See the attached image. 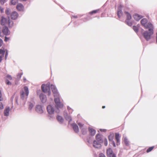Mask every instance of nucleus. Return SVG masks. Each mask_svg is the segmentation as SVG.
I'll return each instance as SVG.
<instances>
[{
    "mask_svg": "<svg viewBox=\"0 0 157 157\" xmlns=\"http://www.w3.org/2000/svg\"><path fill=\"white\" fill-rule=\"evenodd\" d=\"M1 18V25H7L10 27H11L13 25V22L10 20L9 17L6 18L2 16Z\"/></svg>",
    "mask_w": 157,
    "mask_h": 157,
    "instance_id": "f257e3e1",
    "label": "nucleus"
},
{
    "mask_svg": "<svg viewBox=\"0 0 157 157\" xmlns=\"http://www.w3.org/2000/svg\"><path fill=\"white\" fill-rule=\"evenodd\" d=\"M20 94L21 98L22 99H24L25 98H27L29 94L28 87L26 86H25L23 89L21 91Z\"/></svg>",
    "mask_w": 157,
    "mask_h": 157,
    "instance_id": "f03ea898",
    "label": "nucleus"
},
{
    "mask_svg": "<svg viewBox=\"0 0 157 157\" xmlns=\"http://www.w3.org/2000/svg\"><path fill=\"white\" fill-rule=\"evenodd\" d=\"M54 101L55 103V107L57 109L62 108L63 107V103L60 102V98L59 97L54 99Z\"/></svg>",
    "mask_w": 157,
    "mask_h": 157,
    "instance_id": "7ed1b4c3",
    "label": "nucleus"
},
{
    "mask_svg": "<svg viewBox=\"0 0 157 157\" xmlns=\"http://www.w3.org/2000/svg\"><path fill=\"white\" fill-rule=\"evenodd\" d=\"M41 89L44 92L47 93L48 95H50V89L49 85H48L47 84V85L42 84L41 86Z\"/></svg>",
    "mask_w": 157,
    "mask_h": 157,
    "instance_id": "20e7f679",
    "label": "nucleus"
},
{
    "mask_svg": "<svg viewBox=\"0 0 157 157\" xmlns=\"http://www.w3.org/2000/svg\"><path fill=\"white\" fill-rule=\"evenodd\" d=\"M153 32L149 31L148 32L146 31L143 33V35L145 39L148 41L151 39V36L153 34Z\"/></svg>",
    "mask_w": 157,
    "mask_h": 157,
    "instance_id": "39448f33",
    "label": "nucleus"
},
{
    "mask_svg": "<svg viewBox=\"0 0 157 157\" xmlns=\"http://www.w3.org/2000/svg\"><path fill=\"white\" fill-rule=\"evenodd\" d=\"M146 29H148L149 31L153 32V27L152 24L148 23L144 27Z\"/></svg>",
    "mask_w": 157,
    "mask_h": 157,
    "instance_id": "423d86ee",
    "label": "nucleus"
},
{
    "mask_svg": "<svg viewBox=\"0 0 157 157\" xmlns=\"http://www.w3.org/2000/svg\"><path fill=\"white\" fill-rule=\"evenodd\" d=\"M102 143V142H100V141L94 140L93 143V146L95 148H100L101 147V143Z\"/></svg>",
    "mask_w": 157,
    "mask_h": 157,
    "instance_id": "0eeeda50",
    "label": "nucleus"
},
{
    "mask_svg": "<svg viewBox=\"0 0 157 157\" xmlns=\"http://www.w3.org/2000/svg\"><path fill=\"white\" fill-rule=\"evenodd\" d=\"M2 32L5 35H8L10 34V32L7 27H4L2 29Z\"/></svg>",
    "mask_w": 157,
    "mask_h": 157,
    "instance_id": "6e6552de",
    "label": "nucleus"
},
{
    "mask_svg": "<svg viewBox=\"0 0 157 157\" xmlns=\"http://www.w3.org/2000/svg\"><path fill=\"white\" fill-rule=\"evenodd\" d=\"M106 154L107 156L109 157H112L113 155H115L113 153V150L111 148H109L106 151Z\"/></svg>",
    "mask_w": 157,
    "mask_h": 157,
    "instance_id": "1a4fd4ad",
    "label": "nucleus"
},
{
    "mask_svg": "<svg viewBox=\"0 0 157 157\" xmlns=\"http://www.w3.org/2000/svg\"><path fill=\"white\" fill-rule=\"evenodd\" d=\"M18 14L16 11L13 12L10 15L11 18L13 20H15L17 18Z\"/></svg>",
    "mask_w": 157,
    "mask_h": 157,
    "instance_id": "9d476101",
    "label": "nucleus"
},
{
    "mask_svg": "<svg viewBox=\"0 0 157 157\" xmlns=\"http://www.w3.org/2000/svg\"><path fill=\"white\" fill-rule=\"evenodd\" d=\"M47 110L48 113L52 114L54 113V110L52 106L49 105L47 106Z\"/></svg>",
    "mask_w": 157,
    "mask_h": 157,
    "instance_id": "9b49d317",
    "label": "nucleus"
},
{
    "mask_svg": "<svg viewBox=\"0 0 157 157\" xmlns=\"http://www.w3.org/2000/svg\"><path fill=\"white\" fill-rule=\"evenodd\" d=\"M51 88L52 89V90L53 94H54V96H57L58 97L59 94L58 93L57 90L56 88V87L53 85H51Z\"/></svg>",
    "mask_w": 157,
    "mask_h": 157,
    "instance_id": "f8f14e48",
    "label": "nucleus"
},
{
    "mask_svg": "<svg viewBox=\"0 0 157 157\" xmlns=\"http://www.w3.org/2000/svg\"><path fill=\"white\" fill-rule=\"evenodd\" d=\"M36 111L40 113H41L43 112L42 107L39 105H36Z\"/></svg>",
    "mask_w": 157,
    "mask_h": 157,
    "instance_id": "ddd939ff",
    "label": "nucleus"
},
{
    "mask_svg": "<svg viewBox=\"0 0 157 157\" xmlns=\"http://www.w3.org/2000/svg\"><path fill=\"white\" fill-rule=\"evenodd\" d=\"M16 9L19 11H23L24 9V7L22 4L19 3L16 6Z\"/></svg>",
    "mask_w": 157,
    "mask_h": 157,
    "instance_id": "4468645a",
    "label": "nucleus"
},
{
    "mask_svg": "<svg viewBox=\"0 0 157 157\" xmlns=\"http://www.w3.org/2000/svg\"><path fill=\"white\" fill-rule=\"evenodd\" d=\"M40 98L41 101L43 103L45 102L47 100V98L46 96L43 94H41L40 95Z\"/></svg>",
    "mask_w": 157,
    "mask_h": 157,
    "instance_id": "2eb2a0df",
    "label": "nucleus"
},
{
    "mask_svg": "<svg viewBox=\"0 0 157 157\" xmlns=\"http://www.w3.org/2000/svg\"><path fill=\"white\" fill-rule=\"evenodd\" d=\"M133 17L134 19L137 21H139L140 19L143 17V16H142L140 15L137 13L134 14Z\"/></svg>",
    "mask_w": 157,
    "mask_h": 157,
    "instance_id": "dca6fc26",
    "label": "nucleus"
},
{
    "mask_svg": "<svg viewBox=\"0 0 157 157\" xmlns=\"http://www.w3.org/2000/svg\"><path fill=\"white\" fill-rule=\"evenodd\" d=\"M72 125L74 130L75 132L77 133L79 132V130L77 124H72Z\"/></svg>",
    "mask_w": 157,
    "mask_h": 157,
    "instance_id": "f3484780",
    "label": "nucleus"
},
{
    "mask_svg": "<svg viewBox=\"0 0 157 157\" xmlns=\"http://www.w3.org/2000/svg\"><path fill=\"white\" fill-rule=\"evenodd\" d=\"M120 138L119 134L118 133H116L115 134V139L116 140L117 145H118V144L120 142Z\"/></svg>",
    "mask_w": 157,
    "mask_h": 157,
    "instance_id": "a211bd4d",
    "label": "nucleus"
},
{
    "mask_svg": "<svg viewBox=\"0 0 157 157\" xmlns=\"http://www.w3.org/2000/svg\"><path fill=\"white\" fill-rule=\"evenodd\" d=\"M147 22V20L146 18H143L141 21V25L144 27Z\"/></svg>",
    "mask_w": 157,
    "mask_h": 157,
    "instance_id": "6ab92c4d",
    "label": "nucleus"
},
{
    "mask_svg": "<svg viewBox=\"0 0 157 157\" xmlns=\"http://www.w3.org/2000/svg\"><path fill=\"white\" fill-rule=\"evenodd\" d=\"M89 130L91 135L94 136L95 134L96 131L94 129L92 128H89Z\"/></svg>",
    "mask_w": 157,
    "mask_h": 157,
    "instance_id": "aec40b11",
    "label": "nucleus"
},
{
    "mask_svg": "<svg viewBox=\"0 0 157 157\" xmlns=\"http://www.w3.org/2000/svg\"><path fill=\"white\" fill-rule=\"evenodd\" d=\"M96 140L100 141V142H102L101 135L99 134H98L96 136Z\"/></svg>",
    "mask_w": 157,
    "mask_h": 157,
    "instance_id": "412c9836",
    "label": "nucleus"
},
{
    "mask_svg": "<svg viewBox=\"0 0 157 157\" xmlns=\"http://www.w3.org/2000/svg\"><path fill=\"white\" fill-rule=\"evenodd\" d=\"M10 111V108L9 107H6L5 109L4 110V115L6 116H8L9 114V112Z\"/></svg>",
    "mask_w": 157,
    "mask_h": 157,
    "instance_id": "4be33fe9",
    "label": "nucleus"
},
{
    "mask_svg": "<svg viewBox=\"0 0 157 157\" xmlns=\"http://www.w3.org/2000/svg\"><path fill=\"white\" fill-rule=\"evenodd\" d=\"M124 13L127 16V19L126 20H130L131 19L132 17L129 13L125 11L124 12Z\"/></svg>",
    "mask_w": 157,
    "mask_h": 157,
    "instance_id": "5701e85b",
    "label": "nucleus"
},
{
    "mask_svg": "<svg viewBox=\"0 0 157 157\" xmlns=\"http://www.w3.org/2000/svg\"><path fill=\"white\" fill-rule=\"evenodd\" d=\"M57 119L58 121L60 123H62L63 121V118L59 116H58L57 117Z\"/></svg>",
    "mask_w": 157,
    "mask_h": 157,
    "instance_id": "b1692460",
    "label": "nucleus"
},
{
    "mask_svg": "<svg viewBox=\"0 0 157 157\" xmlns=\"http://www.w3.org/2000/svg\"><path fill=\"white\" fill-rule=\"evenodd\" d=\"M99 11V9L94 10L91 12H89V14L90 15H92L93 14H96V13H98Z\"/></svg>",
    "mask_w": 157,
    "mask_h": 157,
    "instance_id": "393cba45",
    "label": "nucleus"
},
{
    "mask_svg": "<svg viewBox=\"0 0 157 157\" xmlns=\"http://www.w3.org/2000/svg\"><path fill=\"white\" fill-rule=\"evenodd\" d=\"M18 2V0H11L10 5H15Z\"/></svg>",
    "mask_w": 157,
    "mask_h": 157,
    "instance_id": "a878e982",
    "label": "nucleus"
},
{
    "mask_svg": "<svg viewBox=\"0 0 157 157\" xmlns=\"http://www.w3.org/2000/svg\"><path fill=\"white\" fill-rule=\"evenodd\" d=\"M155 148L154 146H153L149 147L147 150L146 152L147 153H149L152 151L153 149Z\"/></svg>",
    "mask_w": 157,
    "mask_h": 157,
    "instance_id": "bb28decb",
    "label": "nucleus"
},
{
    "mask_svg": "<svg viewBox=\"0 0 157 157\" xmlns=\"http://www.w3.org/2000/svg\"><path fill=\"white\" fill-rule=\"evenodd\" d=\"M123 13L121 10H119L117 12V15L119 18H120L122 15Z\"/></svg>",
    "mask_w": 157,
    "mask_h": 157,
    "instance_id": "cd10ccee",
    "label": "nucleus"
},
{
    "mask_svg": "<svg viewBox=\"0 0 157 157\" xmlns=\"http://www.w3.org/2000/svg\"><path fill=\"white\" fill-rule=\"evenodd\" d=\"M124 144L126 145L127 146H128L129 145V141H128V140L126 138H125L124 139Z\"/></svg>",
    "mask_w": 157,
    "mask_h": 157,
    "instance_id": "c85d7f7f",
    "label": "nucleus"
},
{
    "mask_svg": "<svg viewBox=\"0 0 157 157\" xmlns=\"http://www.w3.org/2000/svg\"><path fill=\"white\" fill-rule=\"evenodd\" d=\"M5 53V51L4 50H2V49H0V54L2 55L1 56H3V57Z\"/></svg>",
    "mask_w": 157,
    "mask_h": 157,
    "instance_id": "c756f323",
    "label": "nucleus"
},
{
    "mask_svg": "<svg viewBox=\"0 0 157 157\" xmlns=\"http://www.w3.org/2000/svg\"><path fill=\"white\" fill-rule=\"evenodd\" d=\"M81 131L83 134H85L87 132L86 129L85 128H82Z\"/></svg>",
    "mask_w": 157,
    "mask_h": 157,
    "instance_id": "7c9ffc66",
    "label": "nucleus"
},
{
    "mask_svg": "<svg viewBox=\"0 0 157 157\" xmlns=\"http://www.w3.org/2000/svg\"><path fill=\"white\" fill-rule=\"evenodd\" d=\"M5 13L7 15H9L10 13V9L9 8H7L5 11Z\"/></svg>",
    "mask_w": 157,
    "mask_h": 157,
    "instance_id": "2f4dec72",
    "label": "nucleus"
},
{
    "mask_svg": "<svg viewBox=\"0 0 157 157\" xmlns=\"http://www.w3.org/2000/svg\"><path fill=\"white\" fill-rule=\"evenodd\" d=\"M133 29L136 32H138V27L134 26H133Z\"/></svg>",
    "mask_w": 157,
    "mask_h": 157,
    "instance_id": "473e14b6",
    "label": "nucleus"
},
{
    "mask_svg": "<svg viewBox=\"0 0 157 157\" xmlns=\"http://www.w3.org/2000/svg\"><path fill=\"white\" fill-rule=\"evenodd\" d=\"M65 118L67 120L69 121L72 120L71 117L68 115L66 116Z\"/></svg>",
    "mask_w": 157,
    "mask_h": 157,
    "instance_id": "72a5a7b5",
    "label": "nucleus"
},
{
    "mask_svg": "<svg viewBox=\"0 0 157 157\" xmlns=\"http://www.w3.org/2000/svg\"><path fill=\"white\" fill-rule=\"evenodd\" d=\"M6 77L7 78L6 79H8V80H12V76L11 75H7V76H6Z\"/></svg>",
    "mask_w": 157,
    "mask_h": 157,
    "instance_id": "f704fd0d",
    "label": "nucleus"
},
{
    "mask_svg": "<svg viewBox=\"0 0 157 157\" xmlns=\"http://www.w3.org/2000/svg\"><path fill=\"white\" fill-rule=\"evenodd\" d=\"M6 1V0H0V3L3 5Z\"/></svg>",
    "mask_w": 157,
    "mask_h": 157,
    "instance_id": "c9c22d12",
    "label": "nucleus"
},
{
    "mask_svg": "<svg viewBox=\"0 0 157 157\" xmlns=\"http://www.w3.org/2000/svg\"><path fill=\"white\" fill-rule=\"evenodd\" d=\"M34 105L33 104L30 103L29 105V109L31 110L33 107Z\"/></svg>",
    "mask_w": 157,
    "mask_h": 157,
    "instance_id": "e433bc0d",
    "label": "nucleus"
},
{
    "mask_svg": "<svg viewBox=\"0 0 157 157\" xmlns=\"http://www.w3.org/2000/svg\"><path fill=\"white\" fill-rule=\"evenodd\" d=\"M6 84L8 85H11V83L7 79L6 80Z\"/></svg>",
    "mask_w": 157,
    "mask_h": 157,
    "instance_id": "4c0bfd02",
    "label": "nucleus"
},
{
    "mask_svg": "<svg viewBox=\"0 0 157 157\" xmlns=\"http://www.w3.org/2000/svg\"><path fill=\"white\" fill-rule=\"evenodd\" d=\"M78 124L80 128L81 129H82V128H83V124H81L80 123H78Z\"/></svg>",
    "mask_w": 157,
    "mask_h": 157,
    "instance_id": "58836bf2",
    "label": "nucleus"
},
{
    "mask_svg": "<svg viewBox=\"0 0 157 157\" xmlns=\"http://www.w3.org/2000/svg\"><path fill=\"white\" fill-rule=\"evenodd\" d=\"M128 25L129 26H131L132 25V24L131 22H129L128 20H126V21Z\"/></svg>",
    "mask_w": 157,
    "mask_h": 157,
    "instance_id": "ea45409f",
    "label": "nucleus"
},
{
    "mask_svg": "<svg viewBox=\"0 0 157 157\" xmlns=\"http://www.w3.org/2000/svg\"><path fill=\"white\" fill-rule=\"evenodd\" d=\"M3 100V98L2 97L1 91V90H0V101H2Z\"/></svg>",
    "mask_w": 157,
    "mask_h": 157,
    "instance_id": "a19ab883",
    "label": "nucleus"
},
{
    "mask_svg": "<svg viewBox=\"0 0 157 157\" xmlns=\"http://www.w3.org/2000/svg\"><path fill=\"white\" fill-rule=\"evenodd\" d=\"M113 136L112 135H110L108 137V139L109 140H112L113 139Z\"/></svg>",
    "mask_w": 157,
    "mask_h": 157,
    "instance_id": "79ce46f5",
    "label": "nucleus"
},
{
    "mask_svg": "<svg viewBox=\"0 0 157 157\" xmlns=\"http://www.w3.org/2000/svg\"><path fill=\"white\" fill-rule=\"evenodd\" d=\"M0 10L1 12V13H3L4 10V8L1 6H0Z\"/></svg>",
    "mask_w": 157,
    "mask_h": 157,
    "instance_id": "37998d69",
    "label": "nucleus"
},
{
    "mask_svg": "<svg viewBox=\"0 0 157 157\" xmlns=\"http://www.w3.org/2000/svg\"><path fill=\"white\" fill-rule=\"evenodd\" d=\"M104 144L105 146H107L108 144L107 140L106 139H105L104 140Z\"/></svg>",
    "mask_w": 157,
    "mask_h": 157,
    "instance_id": "c03bdc74",
    "label": "nucleus"
},
{
    "mask_svg": "<svg viewBox=\"0 0 157 157\" xmlns=\"http://www.w3.org/2000/svg\"><path fill=\"white\" fill-rule=\"evenodd\" d=\"M67 109L70 113H71L72 112V110L70 107L68 106Z\"/></svg>",
    "mask_w": 157,
    "mask_h": 157,
    "instance_id": "a18cd8bd",
    "label": "nucleus"
},
{
    "mask_svg": "<svg viewBox=\"0 0 157 157\" xmlns=\"http://www.w3.org/2000/svg\"><path fill=\"white\" fill-rule=\"evenodd\" d=\"M3 44V40L1 39H0V47H1V46Z\"/></svg>",
    "mask_w": 157,
    "mask_h": 157,
    "instance_id": "49530a36",
    "label": "nucleus"
},
{
    "mask_svg": "<svg viewBox=\"0 0 157 157\" xmlns=\"http://www.w3.org/2000/svg\"><path fill=\"white\" fill-rule=\"evenodd\" d=\"M99 157H105V156L102 153L99 154Z\"/></svg>",
    "mask_w": 157,
    "mask_h": 157,
    "instance_id": "de8ad7c7",
    "label": "nucleus"
},
{
    "mask_svg": "<svg viewBox=\"0 0 157 157\" xmlns=\"http://www.w3.org/2000/svg\"><path fill=\"white\" fill-rule=\"evenodd\" d=\"M9 40V38L7 37H5V38L4 40L6 42Z\"/></svg>",
    "mask_w": 157,
    "mask_h": 157,
    "instance_id": "09e8293b",
    "label": "nucleus"
},
{
    "mask_svg": "<svg viewBox=\"0 0 157 157\" xmlns=\"http://www.w3.org/2000/svg\"><path fill=\"white\" fill-rule=\"evenodd\" d=\"M112 144H113V147H116L115 144V142H114V141H113L112 142Z\"/></svg>",
    "mask_w": 157,
    "mask_h": 157,
    "instance_id": "8fccbe9b",
    "label": "nucleus"
},
{
    "mask_svg": "<svg viewBox=\"0 0 157 157\" xmlns=\"http://www.w3.org/2000/svg\"><path fill=\"white\" fill-rule=\"evenodd\" d=\"M8 52H6V55H5V59H6L7 58V57L8 56Z\"/></svg>",
    "mask_w": 157,
    "mask_h": 157,
    "instance_id": "3c124183",
    "label": "nucleus"
},
{
    "mask_svg": "<svg viewBox=\"0 0 157 157\" xmlns=\"http://www.w3.org/2000/svg\"><path fill=\"white\" fill-rule=\"evenodd\" d=\"M3 57V56H0V62H1V61H2V57Z\"/></svg>",
    "mask_w": 157,
    "mask_h": 157,
    "instance_id": "603ef678",
    "label": "nucleus"
},
{
    "mask_svg": "<svg viewBox=\"0 0 157 157\" xmlns=\"http://www.w3.org/2000/svg\"><path fill=\"white\" fill-rule=\"evenodd\" d=\"M72 17L74 18H77L78 17V16L77 15L72 16Z\"/></svg>",
    "mask_w": 157,
    "mask_h": 157,
    "instance_id": "864d4df0",
    "label": "nucleus"
},
{
    "mask_svg": "<svg viewBox=\"0 0 157 157\" xmlns=\"http://www.w3.org/2000/svg\"><path fill=\"white\" fill-rule=\"evenodd\" d=\"M23 80L24 82H25V81H26V78H24L23 79Z\"/></svg>",
    "mask_w": 157,
    "mask_h": 157,
    "instance_id": "5fc2aeb1",
    "label": "nucleus"
},
{
    "mask_svg": "<svg viewBox=\"0 0 157 157\" xmlns=\"http://www.w3.org/2000/svg\"><path fill=\"white\" fill-rule=\"evenodd\" d=\"M26 0H20V1H25Z\"/></svg>",
    "mask_w": 157,
    "mask_h": 157,
    "instance_id": "6e6d98bb",
    "label": "nucleus"
},
{
    "mask_svg": "<svg viewBox=\"0 0 157 157\" xmlns=\"http://www.w3.org/2000/svg\"><path fill=\"white\" fill-rule=\"evenodd\" d=\"M105 108V106H102V108H103V109H104V108Z\"/></svg>",
    "mask_w": 157,
    "mask_h": 157,
    "instance_id": "4d7b16f0",
    "label": "nucleus"
},
{
    "mask_svg": "<svg viewBox=\"0 0 157 157\" xmlns=\"http://www.w3.org/2000/svg\"><path fill=\"white\" fill-rule=\"evenodd\" d=\"M22 75V73L20 74V77H21Z\"/></svg>",
    "mask_w": 157,
    "mask_h": 157,
    "instance_id": "13d9d810",
    "label": "nucleus"
},
{
    "mask_svg": "<svg viewBox=\"0 0 157 157\" xmlns=\"http://www.w3.org/2000/svg\"><path fill=\"white\" fill-rule=\"evenodd\" d=\"M157 36H156V42L157 43Z\"/></svg>",
    "mask_w": 157,
    "mask_h": 157,
    "instance_id": "bf43d9fd",
    "label": "nucleus"
}]
</instances>
